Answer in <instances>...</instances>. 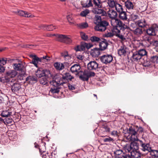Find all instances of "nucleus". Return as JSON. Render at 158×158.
I'll return each instance as SVG.
<instances>
[{
	"instance_id": "obj_43",
	"label": "nucleus",
	"mask_w": 158,
	"mask_h": 158,
	"mask_svg": "<svg viewBox=\"0 0 158 158\" xmlns=\"http://www.w3.org/2000/svg\"><path fill=\"white\" fill-rule=\"evenodd\" d=\"M101 130L105 132H109L110 131V128L106 125H104L101 127Z\"/></svg>"
},
{
	"instance_id": "obj_18",
	"label": "nucleus",
	"mask_w": 158,
	"mask_h": 158,
	"mask_svg": "<svg viewBox=\"0 0 158 158\" xmlns=\"http://www.w3.org/2000/svg\"><path fill=\"white\" fill-rule=\"evenodd\" d=\"M127 48L125 45L120 47L118 51V55L120 56H125L126 54Z\"/></svg>"
},
{
	"instance_id": "obj_16",
	"label": "nucleus",
	"mask_w": 158,
	"mask_h": 158,
	"mask_svg": "<svg viewBox=\"0 0 158 158\" xmlns=\"http://www.w3.org/2000/svg\"><path fill=\"white\" fill-rule=\"evenodd\" d=\"M108 16L111 19H116L118 14L117 12L113 9H110L107 12Z\"/></svg>"
},
{
	"instance_id": "obj_15",
	"label": "nucleus",
	"mask_w": 158,
	"mask_h": 158,
	"mask_svg": "<svg viewBox=\"0 0 158 158\" xmlns=\"http://www.w3.org/2000/svg\"><path fill=\"white\" fill-rule=\"evenodd\" d=\"M17 72L14 69L7 71L5 73L6 75L11 79L15 77L17 75Z\"/></svg>"
},
{
	"instance_id": "obj_11",
	"label": "nucleus",
	"mask_w": 158,
	"mask_h": 158,
	"mask_svg": "<svg viewBox=\"0 0 158 158\" xmlns=\"http://www.w3.org/2000/svg\"><path fill=\"white\" fill-rule=\"evenodd\" d=\"M81 67L79 64H75L72 66L70 68V71L75 74H78L81 72L80 70Z\"/></svg>"
},
{
	"instance_id": "obj_38",
	"label": "nucleus",
	"mask_w": 158,
	"mask_h": 158,
	"mask_svg": "<svg viewBox=\"0 0 158 158\" xmlns=\"http://www.w3.org/2000/svg\"><path fill=\"white\" fill-rule=\"evenodd\" d=\"M77 26L80 29H85L87 27L88 25L86 22H83L77 24Z\"/></svg>"
},
{
	"instance_id": "obj_31",
	"label": "nucleus",
	"mask_w": 158,
	"mask_h": 158,
	"mask_svg": "<svg viewBox=\"0 0 158 158\" xmlns=\"http://www.w3.org/2000/svg\"><path fill=\"white\" fill-rule=\"evenodd\" d=\"M119 17V18L123 20H126L127 19V15L126 12L124 11H123L121 12L118 13Z\"/></svg>"
},
{
	"instance_id": "obj_42",
	"label": "nucleus",
	"mask_w": 158,
	"mask_h": 158,
	"mask_svg": "<svg viewBox=\"0 0 158 158\" xmlns=\"http://www.w3.org/2000/svg\"><path fill=\"white\" fill-rule=\"evenodd\" d=\"M46 77H43L40 79V84L43 85H48V80Z\"/></svg>"
},
{
	"instance_id": "obj_21",
	"label": "nucleus",
	"mask_w": 158,
	"mask_h": 158,
	"mask_svg": "<svg viewBox=\"0 0 158 158\" xmlns=\"http://www.w3.org/2000/svg\"><path fill=\"white\" fill-rule=\"evenodd\" d=\"M37 81V78L35 76H29L26 78V81L31 84L36 83Z\"/></svg>"
},
{
	"instance_id": "obj_54",
	"label": "nucleus",
	"mask_w": 158,
	"mask_h": 158,
	"mask_svg": "<svg viewBox=\"0 0 158 158\" xmlns=\"http://www.w3.org/2000/svg\"><path fill=\"white\" fill-rule=\"evenodd\" d=\"M5 123H6L7 124H12L13 122V120L11 118H5Z\"/></svg>"
},
{
	"instance_id": "obj_17",
	"label": "nucleus",
	"mask_w": 158,
	"mask_h": 158,
	"mask_svg": "<svg viewBox=\"0 0 158 158\" xmlns=\"http://www.w3.org/2000/svg\"><path fill=\"white\" fill-rule=\"evenodd\" d=\"M108 45V44L106 40L104 39L103 41L99 42V48L101 51L104 50L107 48Z\"/></svg>"
},
{
	"instance_id": "obj_3",
	"label": "nucleus",
	"mask_w": 158,
	"mask_h": 158,
	"mask_svg": "<svg viewBox=\"0 0 158 158\" xmlns=\"http://www.w3.org/2000/svg\"><path fill=\"white\" fill-rule=\"evenodd\" d=\"M139 128L137 126H131L127 130V132L129 134L130 136L128 139L131 141H138L139 139L137 138L138 131Z\"/></svg>"
},
{
	"instance_id": "obj_39",
	"label": "nucleus",
	"mask_w": 158,
	"mask_h": 158,
	"mask_svg": "<svg viewBox=\"0 0 158 158\" xmlns=\"http://www.w3.org/2000/svg\"><path fill=\"white\" fill-rule=\"evenodd\" d=\"M115 7V10L118 13L121 12L123 11V6L120 4L117 3L116 4Z\"/></svg>"
},
{
	"instance_id": "obj_6",
	"label": "nucleus",
	"mask_w": 158,
	"mask_h": 158,
	"mask_svg": "<svg viewBox=\"0 0 158 158\" xmlns=\"http://www.w3.org/2000/svg\"><path fill=\"white\" fill-rule=\"evenodd\" d=\"M37 77H48L50 74V71L47 69H43L42 68L38 69L36 72Z\"/></svg>"
},
{
	"instance_id": "obj_62",
	"label": "nucleus",
	"mask_w": 158,
	"mask_h": 158,
	"mask_svg": "<svg viewBox=\"0 0 158 158\" xmlns=\"http://www.w3.org/2000/svg\"><path fill=\"white\" fill-rule=\"evenodd\" d=\"M67 86H68L69 89L70 90H73L75 89V87L73 85L69 84L68 85L67 84Z\"/></svg>"
},
{
	"instance_id": "obj_22",
	"label": "nucleus",
	"mask_w": 158,
	"mask_h": 158,
	"mask_svg": "<svg viewBox=\"0 0 158 158\" xmlns=\"http://www.w3.org/2000/svg\"><path fill=\"white\" fill-rule=\"evenodd\" d=\"M31 56L33 58L32 62L31 63L33 64L35 67H37L38 63L39 62L42 61V59H40L35 55H31Z\"/></svg>"
},
{
	"instance_id": "obj_59",
	"label": "nucleus",
	"mask_w": 158,
	"mask_h": 158,
	"mask_svg": "<svg viewBox=\"0 0 158 158\" xmlns=\"http://www.w3.org/2000/svg\"><path fill=\"white\" fill-rule=\"evenodd\" d=\"M111 135L113 136L118 137V133L117 131H113L111 132Z\"/></svg>"
},
{
	"instance_id": "obj_40",
	"label": "nucleus",
	"mask_w": 158,
	"mask_h": 158,
	"mask_svg": "<svg viewBox=\"0 0 158 158\" xmlns=\"http://www.w3.org/2000/svg\"><path fill=\"white\" fill-rule=\"evenodd\" d=\"M90 40L92 43H99L101 41L100 38L96 36H92L91 37Z\"/></svg>"
},
{
	"instance_id": "obj_58",
	"label": "nucleus",
	"mask_w": 158,
	"mask_h": 158,
	"mask_svg": "<svg viewBox=\"0 0 158 158\" xmlns=\"http://www.w3.org/2000/svg\"><path fill=\"white\" fill-rule=\"evenodd\" d=\"M103 141L104 142H110L111 141H114V140L113 139L111 138L110 137H109L108 138H105L104 139H103Z\"/></svg>"
},
{
	"instance_id": "obj_48",
	"label": "nucleus",
	"mask_w": 158,
	"mask_h": 158,
	"mask_svg": "<svg viewBox=\"0 0 158 158\" xmlns=\"http://www.w3.org/2000/svg\"><path fill=\"white\" fill-rule=\"evenodd\" d=\"M151 61L154 63H157L158 62V56H154L151 57L150 59Z\"/></svg>"
},
{
	"instance_id": "obj_33",
	"label": "nucleus",
	"mask_w": 158,
	"mask_h": 158,
	"mask_svg": "<svg viewBox=\"0 0 158 158\" xmlns=\"http://www.w3.org/2000/svg\"><path fill=\"white\" fill-rule=\"evenodd\" d=\"M54 66L56 69L60 70H62L64 68V64L60 63H55L54 64Z\"/></svg>"
},
{
	"instance_id": "obj_57",
	"label": "nucleus",
	"mask_w": 158,
	"mask_h": 158,
	"mask_svg": "<svg viewBox=\"0 0 158 158\" xmlns=\"http://www.w3.org/2000/svg\"><path fill=\"white\" fill-rule=\"evenodd\" d=\"M104 35L105 37H111L114 36V34L111 32H109L106 33Z\"/></svg>"
},
{
	"instance_id": "obj_26",
	"label": "nucleus",
	"mask_w": 158,
	"mask_h": 158,
	"mask_svg": "<svg viewBox=\"0 0 158 158\" xmlns=\"http://www.w3.org/2000/svg\"><path fill=\"white\" fill-rule=\"evenodd\" d=\"M136 24L139 27L141 28L145 27L147 25L146 21L144 19L138 20Z\"/></svg>"
},
{
	"instance_id": "obj_45",
	"label": "nucleus",
	"mask_w": 158,
	"mask_h": 158,
	"mask_svg": "<svg viewBox=\"0 0 158 158\" xmlns=\"http://www.w3.org/2000/svg\"><path fill=\"white\" fill-rule=\"evenodd\" d=\"M115 156H121L123 157L124 154V153L123 152V151L121 150H117L115 152Z\"/></svg>"
},
{
	"instance_id": "obj_47",
	"label": "nucleus",
	"mask_w": 158,
	"mask_h": 158,
	"mask_svg": "<svg viewBox=\"0 0 158 158\" xmlns=\"http://www.w3.org/2000/svg\"><path fill=\"white\" fill-rule=\"evenodd\" d=\"M61 56L64 57L65 59H68L70 57L67 51H64L61 53Z\"/></svg>"
},
{
	"instance_id": "obj_14",
	"label": "nucleus",
	"mask_w": 158,
	"mask_h": 158,
	"mask_svg": "<svg viewBox=\"0 0 158 158\" xmlns=\"http://www.w3.org/2000/svg\"><path fill=\"white\" fill-rule=\"evenodd\" d=\"M13 66L15 71H22L25 68L24 65L21 62L18 64H13Z\"/></svg>"
},
{
	"instance_id": "obj_56",
	"label": "nucleus",
	"mask_w": 158,
	"mask_h": 158,
	"mask_svg": "<svg viewBox=\"0 0 158 158\" xmlns=\"http://www.w3.org/2000/svg\"><path fill=\"white\" fill-rule=\"evenodd\" d=\"M47 26V30L48 31H52L56 28V27L52 24L48 25Z\"/></svg>"
},
{
	"instance_id": "obj_25",
	"label": "nucleus",
	"mask_w": 158,
	"mask_h": 158,
	"mask_svg": "<svg viewBox=\"0 0 158 158\" xmlns=\"http://www.w3.org/2000/svg\"><path fill=\"white\" fill-rule=\"evenodd\" d=\"M21 88L20 85L18 83H14L11 87V89L13 92H17Z\"/></svg>"
},
{
	"instance_id": "obj_37",
	"label": "nucleus",
	"mask_w": 158,
	"mask_h": 158,
	"mask_svg": "<svg viewBox=\"0 0 158 158\" xmlns=\"http://www.w3.org/2000/svg\"><path fill=\"white\" fill-rule=\"evenodd\" d=\"M138 52L139 54L142 58L145 56L147 55V52L145 49H141L138 51H137Z\"/></svg>"
},
{
	"instance_id": "obj_29",
	"label": "nucleus",
	"mask_w": 158,
	"mask_h": 158,
	"mask_svg": "<svg viewBox=\"0 0 158 158\" xmlns=\"http://www.w3.org/2000/svg\"><path fill=\"white\" fill-rule=\"evenodd\" d=\"M80 45L81 47V51L85 50L86 48L88 49L92 46V45L90 44H88L85 42L81 43Z\"/></svg>"
},
{
	"instance_id": "obj_9",
	"label": "nucleus",
	"mask_w": 158,
	"mask_h": 158,
	"mask_svg": "<svg viewBox=\"0 0 158 158\" xmlns=\"http://www.w3.org/2000/svg\"><path fill=\"white\" fill-rule=\"evenodd\" d=\"M137 141L139 142V145L141 147V149L143 151L145 152L147 151L149 152L152 151L149 144L144 143L142 140L139 139Z\"/></svg>"
},
{
	"instance_id": "obj_19",
	"label": "nucleus",
	"mask_w": 158,
	"mask_h": 158,
	"mask_svg": "<svg viewBox=\"0 0 158 158\" xmlns=\"http://www.w3.org/2000/svg\"><path fill=\"white\" fill-rule=\"evenodd\" d=\"M101 51L99 48H94L92 49L90 54L93 57H97L100 55Z\"/></svg>"
},
{
	"instance_id": "obj_2",
	"label": "nucleus",
	"mask_w": 158,
	"mask_h": 158,
	"mask_svg": "<svg viewBox=\"0 0 158 158\" xmlns=\"http://www.w3.org/2000/svg\"><path fill=\"white\" fill-rule=\"evenodd\" d=\"M110 23L113 27L112 29L113 33H119L121 31H123L127 28V26L118 19H111Z\"/></svg>"
},
{
	"instance_id": "obj_60",
	"label": "nucleus",
	"mask_w": 158,
	"mask_h": 158,
	"mask_svg": "<svg viewBox=\"0 0 158 158\" xmlns=\"http://www.w3.org/2000/svg\"><path fill=\"white\" fill-rule=\"evenodd\" d=\"M48 25L45 24H41L39 26V29H43L44 30H47L48 27Z\"/></svg>"
},
{
	"instance_id": "obj_28",
	"label": "nucleus",
	"mask_w": 158,
	"mask_h": 158,
	"mask_svg": "<svg viewBox=\"0 0 158 158\" xmlns=\"http://www.w3.org/2000/svg\"><path fill=\"white\" fill-rule=\"evenodd\" d=\"M132 158H139L141 156V154L137 150H133L131 152Z\"/></svg>"
},
{
	"instance_id": "obj_12",
	"label": "nucleus",
	"mask_w": 158,
	"mask_h": 158,
	"mask_svg": "<svg viewBox=\"0 0 158 158\" xmlns=\"http://www.w3.org/2000/svg\"><path fill=\"white\" fill-rule=\"evenodd\" d=\"M125 7L127 10L131 11L134 9L135 4L130 0H127L125 1Z\"/></svg>"
},
{
	"instance_id": "obj_53",
	"label": "nucleus",
	"mask_w": 158,
	"mask_h": 158,
	"mask_svg": "<svg viewBox=\"0 0 158 158\" xmlns=\"http://www.w3.org/2000/svg\"><path fill=\"white\" fill-rule=\"evenodd\" d=\"M89 13V10L86 9L85 10L82 11L80 13V15L83 17L86 16Z\"/></svg>"
},
{
	"instance_id": "obj_35",
	"label": "nucleus",
	"mask_w": 158,
	"mask_h": 158,
	"mask_svg": "<svg viewBox=\"0 0 158 158\" xmlns=\"http://www.w3.org/2000/svg\"><path fill=\"white\" fill-rule=\"evenodd\" d=\"M135 141H131V143L133 150H138L139 148V146L140 145L139 143H137Z\"/></svg>"
},
{
	"instance_id": "obj_30",
	"label": "nucleus",
	"mask_w": 158,
	"mask_h": 158,
	"mask_svg": "<svg viewBox=\"0 0 158 158\" xmlns=\"http://www.w3.org/2000/svg\"><path fill=\"white\" fill-rule=\"evenodd\" d=\"M12 112L10 109L8 110H4L1 113V115L3 117L8 118L12 115Z\"/></svg>"
},
{
	"instance_id": "obj_8",
	"label": "nucleus",
	"mask_w": 158,
	"mask_h": 158,
	"mask_svg": "<svg viewBox=\"0 0 158 158\" xmlns=\"http://www.w3.org/2000/svg\"><path fill=\"white\" fill-rule=\"evenodd\" d=\"M95 7L93 8L92 10V12L93 14L95 15H101L102 16L106 15V12L104 9H101L102 8Z\"/></svg>"
},
{
	"instance_id": "obj_49",
	"label": "nucleus",
	"mask_w": 158,
	"mask_h": 158,
	"mask_svg": "<svg viewBox=\"0 0 158 158\" xmlns=\"http://www.w3.org/2000/svg\"><path fill=\"white\" fill-rule=\"evenodd\" d=\"M26 74L24 73H20L18 76V79L19 80L21 81L25 79Z\"/></svg>"
},
{
	"instance_id": "obj_24",
	"label": "nucleus",
	"mask_w": 158,
	"mask_h": 158,
	"mask_svg": "<svg viewBox=\"0 0 158 158\" xmlns=\"http://www.w3.org/2000/svg\"><path fill=\"white\" fill-rule=\"evenodd\" d=\"M131 31L134 34L138 36H140L143 33V31L142 29L138 27L136 28L135 29L131 30Z\"/></svg>"
},
{
	"instance_id": "obj_55",
	"label": "nucleus",
	"mask_w": 158,
	"mask_h": 158,
	"mask_svg": "<svg viewBox=\"0 0 158 158\" xmlns=\"http://www.w3.org/2000/svg\"><path fill=\"white\" fill-rule=\"evenodd\" d=\"M72 40L69 37H68L67 36H66V38L65 39V40H64V43H66V44H70L72 43Z\"/></svg>"
},
{
	"instance_id": "obj_27",
	"label": "nucleus",
	"mask_w": 158,
	"mask_h": 158,
	"mask_svg": "<svg viewBox=\"0 0 158 158\" xmlns=\"http://www.w3.org/2000/svg\"><path fill=\"white\" fill-rule=\"evenodd\" d=\"M81 5L83 7L85 8H89L93 6L92 0H86L85 2H82Z\"/></svg>"
},
{
	"instance_id": "obj_44",
	"label": "nucleus",
	"mask_w": 158,
	"mask_h": 158,
	"mask_svg": "<svg viewBox=\"0 0 158 158\" xmlns=\"http://www.w3.org/2000/svg\"><path fill=\"white\" fill-rule=\"evenodd\" d=\"M80 35L82 40L85 41H87L88 39V36L85 33L83 32H81Z\"/></svg>"
},
{
	"instance_id": "obj_52",
	"label": "nucleus",
	"mask_w": 158,
	"mask_h": 158,
	"mask_svg": "<svg viewBox=\"0 0 158 158\" xmlns=\"http://www.w3.org/2000/svg\"><path fill=\"white\" fill-rule=\"evenodd\" d=\"M7 58H2L0 59V64L2 65H4L6 63Z\"/></svg>"
},
{
	"instance_id": "obj_23",
	"label": "nucleus",
	"mask_w": 158,
	"mask_h": 158,
	"mask_svg": "<svg viewBox=\"0 0 158 158\" xmlns=\"http://www.w3.org/2000/svg\"><path fill=\"white\" fill-rule=\"evenodd\" d=\"M55 36L57 38L56 40L61 42L64 43V40H65V39L66 38V35H60V34H54L53 35H50V36Z\"/></svg>"
},
{
	"instance_id": "obj_36",
	"label": "nucleus",
	"mask_w": 158,
	"mask_h": 158,
	"mask_svg": "<svg viewBox=\"0 0 158 158\" xmlns=\"http://www.w3.org/2000/svg\"><path fill=\"white\" fill-rule=\"evenodd\" d=\"M146 32L148 34L150 35H156L154 29L150 27L147 30Z\"/></svg>"
},
{
	"instance_id": "obj_7",
	"label": "nucleus",
	"mask_w": 158,
	"mask_h": 158,
	"mask_svg": "<svg viewBox=\"0 0 158 158\" xmlns=\"http://www.w3.org/2000/svg\"><path fill=\"white\" fill-rule=\"evenodd\" d=\"M101 61L103 63L107 64L110 63L113 60L112 56L110 55H105L100 58Z\"/></svg>"
},
{
	"instance_id": "obj_32",
	"label": "nucleus",
	"mask_w": 158,
	"mask_h": 158,
	"mask_svg": "<svg viewBox=\"0 0 158 158\" xmlns=\"http://www.w3.org/2000/svg\"><path fill=\"white\" fill-rule=\"evenodd\" d=\"M12 79H11L5 74L4 77H2L1 78V81L3 83H8L9 82L12 81Z\"/></svg>"
},
{
	"instance_id": "obj_5",
	"label": "nucleus",
	"mask_w": 158,
	"mask_h": 158,
	"mask_svg": "<svg viewBox=\"0 0 158 158\" xmlns=\"http://www.w3.org/2000/svg\"><path fill=\"white\" fill-rule=\"evenodd\" d=\"M80 78L83 81H87L89 77H94L95 75L94 73L85 70L83 72H81Z\"/></svg>"
},
{
	"instance_id": "obj_13",
	"label": "nucleus",
	"mask_w": 158,
	"mask_h": 158,
	"mask_svg": "<svg viewBox=\"0 0 158 158\" xmlns=\"http://www.w3.org/2000/svg\"><path fill=\"white\" fill-rule=\"evenodd\" d=\"M16 13H17L18 15L25 17L33 18L34 17V16L31 15V13L22 10L16 11Z\"/></svg>"
},
{
	"instance_id": "obj_61",
	"label": "nucleus",
	"mask_w": 158,
	"mask_h": 158,
	"mask_svg": "<svg viewBox=\"0 0 158 158\" xmlns=\"http://www.w3.org/2000/svg\"><path fill=\"white\" fill-rule=\"evenodd\" d=\"M131 20H135L138 18V16L137 15L132 14L131 15Z\"/></svg>"
},
{
	"instance_id": "obj_51",
	"label": "nucleus",
	"mask_w": 158,
	"mask_h": 158,
	"mask_svg": "<svg viewBox=\"0 0 158 158\" xmlns=\"http://www.w3.org/2000/svg\"><path fill=\"white\" fill-rule=\"evenodd\" d=\"M120 39L122 40L123 41L126 38L124 37V36L120 34V32L118 33H114Z\"/></svg>"
},
{
	"instance_id": "obj_4",
	"label": "nucleus",
	"mask_w": 158,
	"mask_h": 158,
	"mask_svg": "<svg viewBox=\"0 0 158 158\" xmlns=\"http://www.w3.org/2000/svg\"><path fill=\"white\" fill-rule=\"evenodd\" d=\"M109 25V23L106 21L102 20L96 23L94 28L95 31L100 32L104 31L106 29L107 27Z\"/></svg>"
},
{
	"instance_id": "obj_64",
	"label": "nucleus",
	"mask_w": 158,
	"mask_h": 158,
	"mask_svg": "<svg viewBox=\"0 0 158 158\" xmlns=\"http://www.w3.org/2000/svg\"><path fill=\"white\" fill-rule=\"evenodd\" d=\"M154 154L152 155L156 157H158V151L155 150L153 152Z\"/></svg>"
},
{
	"instance_id": "obj_63",
	"label": "nucleus",
	"mask_w": 158,
	"mask_h": 158,
	"mask_svg": "<svg viewBox=\"0 0 158 158\" xmlns=\"http://www.w3.org/2000/svg\"><path fill=\"white\" fill-rule=\"evenodd\" d=\"M40 59H42V61L43 60H50V57L47 56H43L42 57L40 58Z\"/></svg>"
},
{
	"instance_id": "obj_46",
	"label": "nucleus",
	"mask_w": 158,
	"mask_h": 158,
	"mask_svg": "<svg viewBox=\"0 0 158 158\" xmlns=\"http://www.w3.org/2000/svg\"><path fill=\"white\" fill-rule=\"evenodd\" d=\"M125 150L126 152H130L133 150L131 144L126 145L125 147Z\"/></svg>"
},
{
	"instance_id": "obj_41",
	"label": "nucleus",
	"mask_w": 158,
	"mask_h": 158,
	"mask_svg": "<svg viewBox=\"0 0 158 158\" xmlns=\"http://www.w3.org/2000/svg\"><path fill=\"white\" fill-rule=\"evenodd\" d=\"M107 4L110 7L113 8L116 6V4L117 3H116L114 0H108Z\"/></svg>"
},
{
	"instance_id": "obj_50",
	"label": "nucleus",
	"mask_w": 158,
	"mask_h": 158,
	"mask_svg": "<svg viewBox=\"0 0 158 158\" xmlns=\"http://www.w3.org/2000/svg\"><path fill=\"white\" fill-rule=\"evenodd\" d=\"M94 19L96 22H95V23L96 24V23H97L99 22H100V21H102V18L101 16L98 15H96L94 17Z\"/></svg>"
},
{
	"instance_id": "obj_20",
	"label": "nucleus",
	"mask_w": 158,
	"mask_h": 158,
	"mask_svg": "<svg viewBox=\"0 0 158 158\" xmlns=\"http://www.w3.org/2000/svg\"><path fill=\"white\" fill-rule=\"evenodd\" d=\"M142 58L139 54L136 51L134 52L132 54L131 59L133 61H137L141 59Z\"/></svg>"
},
{
	"instance_id": "obj_1",
	"label": "nucleus",
	"mask_w": 158,
	"mask_h": 158,
	"mask_svg": "<svg viewBox=\"0 0 158 158\" xmlns=\"http://www.w3.org/2000/svg\"><path fill=\"white\" fill-rule=\"evenodd\" d=\"M73 78L69 73H66L62 75L61 79L56 78L50 81L51 89L49 91V93L52 94L58 93L59 89L61 88L62 85L64 87H66L68 81H71Z\"/></svg>"
},
{
	"instance_id": "obj_34",
	"label": "nucleus",
	"mask_w": 158,
	"mask_h": 158,
	"mask_svg": "<svg viewBox=\"0 0 158 158\" xmlns=\"http://www.w3.org/2000/svg\"><path fill=\"white\" fill-rule=\"evenodd\" d=\"M92 2L95 7L99 8L102 7V2L100 0H92Z\"/></svg>"
},
{
	"instance_id": "obj_10",
	"label": "nucleus",
	"mask_w": 158,
	"mask_h": 158,
	"mask_svg": "<svg viewBox=\"0 0 158 158\" xmlns=\"http://www.w3.org/2000/svg\"><path fill=\"white\" fill-rule=\"evenodd\" d=\"M87 67L89 70H95L99 68L98 64L95 61H91L88 63Z\"/></svg>"
}]
</instances>
